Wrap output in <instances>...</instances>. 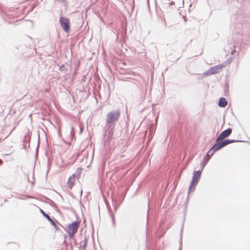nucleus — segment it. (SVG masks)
<instances>
[{"label": "nucleus", "instance_id": "obj_4", "mask_svg": "<svg viewBox=\"0 0 250 250\" xmlns=\"http://www.w3.org/2000/svg\"><path fill=\"white\" fill-rule=\"evenodd\" d=\"M120 115V114L119 111H113L108 113L106 116V123L110 124L117 121Z\"/></svg>", "mask_w": 250, "mask_h": 250}, {"label": "nucleus", "instance_id": "obj_2", "mask_svg": "<svg viewBox=\"0 0 250 250\" xmlns=\"http://www.w3.org/2000/svg\"><path fill=\"white\" fill-rule=\"evenodd\" d=\"M80 226V222L76 221L69 224L67 227V233L70 237H72L77 232Z\"/></svg>", "mask_w": 250, "mask_h": 250}, {"label": "nucleus", "instance_id": "obj_6", "mask_svg": "<svg viewBox=\"0 0 250 250\" xmlns=\"http://www.w3.org/2000/svg\"><path fill=\"white\" fill-rule=\"evenodd\" d=\"M222 69V65L219 64L215 66H214L213 67L210 68L209 70H208L207 72L205 73V74H206V75H213L216 73H218Z\"/></svg>", "mask_w": 250, "mask_h": 250}, {"label": "nucleus", "instance_id": "obj_7", "mask_svg": "<svg viewBox=\"0 0 250 250\" xmlns=\"http://www.w3.org/2000/svg\"><path fill=\"white\" fill-rule=\"evenodd\" d=\"M232 132V129L230 128L223 131L219 136L216 140V142H220V141L224 139L225 138L229 136Z\"/></svg>", "mask_w": 250, "mask_h": 250}, {"label": "nucleus", "instance_id": "obj_3", "mask_svg": "<svg viewBox=\"0 0 250 250\" xmlns=\"http://www.w3.org/2000/svg\"><path fill=\"white\" fill-rule=\"evenodd\" d=\"M201 174V172L200 171H194L193 172L192 179L190 182V185L189 188V191H191L192 189H194L200 179Z\"/></svg>", "mask_w": 250, "mask_h": 250}, {"label": "nucleus", "instance_id": "obj_8", "mask_svg": "<svg viewBox=\"0 0 250 250\" xmlns=\"http://www.w3.org/2000/svg\"><path fill=\"white\" fill-rule=\"evenodd\" d=\"M76 175L73 174L71 175L68 179L66 182V186L69 189H71L76 182Z\"/></svg>", "mask_w": 250, "mask_h": 250}, {"label": "nucleus", "instance_id": "obj_9", "mask_svg": "<svg viewBox=\"0 0 250 250\" xmlns=\"http://www.w3.org/2000/svg\"><path fill=\"white\" fill-rule=\"evenodd\" d=\"M40 211L42 214V215L44 216H45L47 219V220L51 223V224L54 226L56 229L58 230V229L56 224L55 223V222H54V221L50 217V216L48 215H47V214H46L45 212L43 210H42L41 209H40Z\"/></svg>", "mask_w": 250, "mask_h": 250}, {"label": "nucleus", "instance_id": "obj_10", "mask_svg": "<svg viewBox=\"0 0 250 250\" xmlns=\"http://www.w3.org/2000/svg\"><path fill=\"white\" fill-rule=\"evenodd\" d=\"M228 102L224 98H221L219 101L218 105L220 107H225L227 106Z\"/></svg>", "mask_w": 250, "mask_h": 250}, {"label": "nucleus", "instance_id": "obj_1", "mask_svg": "<svg viewBox=\"0 0 250 250\" xmlns=\"http://www.w3.org/2000/svg\"><path fill=\"white\" fill-rule=\"evenodd\" d=\"M235 141L233 140H227L224 141L222 142L221 143H219V142H216V143L214 145V146L211 148L209 151L208 153V155L209 156L210 154L211 156L213 155L214 152L217 150H219L221 148L224 147L225 146L235 142Z\"/></svg>", "mask_w": 250, "mask_h": 250}, {"label": "nucleus", "instance_id": "obj_5", "mask_svg": "<svg viewBox=\"0 0 250 250\" xmlns=\"http://www.w3.org/2000/svg\"><path fill=\"white\" fill-rule=\"evenodd\" d=\"M60 22L61 24L62 28L66 32H68L70 29L69 20L66 18H61Z\"/></svg>", "mask_w": 250, "mask_h": 250}]
</instances>
